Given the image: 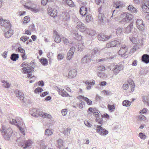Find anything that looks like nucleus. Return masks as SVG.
<instances>
[{
	"mask_svg": "<svg viewBox=\"0 0 149 149\" xmlns=\"http://www.w3.org/2000/svg\"><path fill=\"white\" fill-rule=\"evenodd\" d=\"M30 113L33 116L38 117L40 116L43 118H47L50 119H52V116L47 113L42 111H40L39 110L36 109H31L30 111Z\"/></svg>",
	"mask_w": 149,
	"mask_h": 149,
	"instance_id": "f257e3e1",
	"label": "nucleus"
},
{
	"mask_svg": "<svg viewBox=\"0 0 149 149\" xmlns=\"http://www.w3.org/2000/svg\"><path fill=\"white\" fill-rule=\"evenodd\" d=\"M21 66L22 67L21 69L22 72L24 74H28V77H31L32 76L31 73L34 71L33 68L26 62H24L21 65Z\"/></svg>",
	"mask_w": 149,
	"mask_h": 149,
	"instance_id": "f03ea898",
	"label": "nucleus"
},
{
	"mask_svg": "<svg viewBox=\"0 0 149 149\" xmlns=\"http://www.w3.org/2000/svg\"><path fill=\"white\" fill-rule=\"evenodd\" d=\"M1 132L4 139L6 141H9L13 131L11 128H7L6 127L3 126L1 130Z\"/></svg>",
	"mask_w": 149,
	"mask_h": 149,
	"instance_id": "7ed1b4c3",
	"label": "nucleus"
},
{
	"mask_svg": "<svg viewBox=\"0 0 149 149\" xmlns=\"http://www.w3.org/2000/svg\"><path fill=\"white\" fill-rule=\"evenodd\" d=\"M108 68L113 71L114 75H116L120 71L123 69L124 66L122 64H111L108 67Z\"/></svg>",
	"mask_w": 149,
	"mask_h": 149,
	"instance_id": "20e7f679",
	"label": "nucleus"
},
{
	"mask_svg": "<svg viewBox=\"0 0 149 149\" xmlns=\"http://www.w3.org/2000/svg\"><path fill=\"white\" fill-rule=\"evenodd\" d=\"M121 20L120 22H128L130 21L133 18L132 15L127 13H124L122 14L120 16Z\"/></svg>",
	"mask_w": 149,
	"mask_h": 149,
	"instance_id": "39448f33",
	"label": "nucleus"
},
{
	"mask_svg": "<svg viewBox=\"0 0 149 149\" xmlns=\"http://www.w3.org/2000/svg\"><path fill=\"white\" fill-rule=\"evenodd\" d=\"M94 127V128L96 130L97 132L102 136H105L108 134V131L102 127L101 125H95Z\"/></svg>",
	"mask_w": 149,
	"mask_h": 149,
	"instance_id": "423d86ee",
	"label": "nucleus"
},
{
	"mask_svg": "<svg viewBox=\"0 0 149 149\" xmlns=\"http://www.w3.org/2000/svg\"><path fill=\"white\" fill-rule=\"evenodd\" d=\"M9 122L11 124L17 125V127L24 125L22 119L19 117L17 118L16 119H12L10 120Z\"/></svg>",
	"mask_w": 149,
	"mask_h": 149,
	"instance_id": "0eeeda50",
	"label": "nucleus"
},
{
	"mask_svg": "<svg viewBox=\"0 0 149 149\" xmlns=\"http://www.w3.org/2000/svg\"><path fill=\"white\" fill-rule=\"evenodd\" d=\"M127 50L128 48L125 45H122L121 46L120 50L118 52V54L122 57L124 58H127V55L125 54L127 52Z\"/></svg>",
	"mask_w": 149,
	"mask_h": 149,
	"instance_id": "6e6552de",
	"label": "nucleus"
},
{
	"mask_svg": "<svg viewBox=\"0 0 149 149\" xmlns=\"http://www.w3.org/2000/svg\"><path fill=\"white\" fill-rule=\"evenodd\" d=\"M136 25L137 29L140 31H143L144 29V24L143 20L141 19H137L136 21Z\"/></svg>",
	"mask_w": 149,
	"mask_h": 149,
	"instance_id": "1a4fd4ad",
	"label": "nucleus"
},
{
	"mask_svg": "<svg viewBox=\"0 0 149 149\" xmlns=\"http://www.w3.org/2000/svg\"><path fill=\"white\" fill-rule=\"evenodd\" d=\"M77 28L79 29L80 32H85L87 29L85 24L79 21L77 22Z\"/></svg>",
	"mask_w": 149,
	"mask_h": 149,
	"instance_id": "9d476101",
	"label": "nucleus"
},
{
	"mask_svg": "<svg viewBox=\"0 0 149 149\" xmlns=\"http://www.w3.org/2000/svg\"><path fill=\"white\" fill-rule=\"evenodd\" d=\"M0 25L5 27H8L10 26V24L9 20L4 19L1 17H0Z\"/></svg>",
	"mask_w": 149,
	"mask_h": 149,
	"instance_id": "9b49d317",
	"label": "nucleus"
},
{
	"mask_svg": "<svg viewBox=\"0 0 149 149\" xmlns=\"http://www.w3.org/2000/svg\"><path fill=\"white\" fill-rule=\"evenodd\" d=\"M102 8V7H100L99 9L98 10L99 13L98 15V18L100 21L102 23H104L106 21V18L104 16V14L102 13L101 9Z\"/></svg>",
	"mask_w": 149,
	"mask_h": 149,
	"instance_id": "f8f14e48",
	"label": "nucleus"
},
{
	"mask_svg": "<svg viewBox=\"0 0 149 149\" xmlns=\"http://www.w3.org/2000/svg\"><path fill=\"white\" fill-rule=\"evenodd\" d=\"M120 44L119 40H115L111 41V42L107 43L106 45V47L107 48H109L115 46H117Z\"/></svg>",
	"mask_w": 149,
	"mask_h": 149,
	"instance_id": "ddd939ff",
	"label": "nucleus"
},
{
	"mask_svg": "<svg viewBox=\"0 0 149 149\" xmlns=\"http://www.w3.org/2000/svg\"><path fill=\"white\" fill-rule=\"evenodd\" d=\"M57 10L55 8H49L48 9V14L51 17H54L57 15Z\"/></svg>",
	"mask_w": 149,
	"mask_h": 149,
	"instance_id": "4468645a",
	"label": "nucleus"
},
{
	"mask_svg": "<svg viewBox=\"0 0 149 149\" xmlns=\"http://www.w3.org/2000/svg\"><path fill=\"white\" fill-rule=\"evenodd\" d=\"M36 4L33 1H29L25 3L24 5V7L26 9L30 10L32 7L36 6Z\"/></svg>",
	"mask_w": 149,
	"mask_h": 149,
	"instance_id": "2eb2a0df",
	"label": "nucleus"
},
{
	"mask_svg": "<svg viewBox=\"0 0 149 149\" xmlns=\"http://www.w3.org/2000/svg\"><path fill=\"white\" fill-rule=\"evenodd\" d=\"M75 49L74 47H72L70 48L67 54V60H70L72 58L75 52Z\"/></svg>",
	"mask_w": 149,
	"mask_h": 149,
	"instance_id": "dca6fc26",
	"label": "nucleus"
},
{
	"mask_svg": "<svg viewBox=\"0 0 149 149\" xmlns=\"http://www.w3.org/2000/svg\"><path fill=\"white\" fill-rule=\"evenodd\" d=\"M130 40L135 45L141 44L142 43V39H136L135 38L131 37L130 38Z\"/></svg>",
	"mask_w": 149,
	"mask_h": 149,
	"instance_id": "f3484780",
	"label": "nucleus"
},
{
	"mask_svg": "<svg viewBox=\"0 0 149 149\" xmlns=\"http://www.w3.org/2000/svg\"><path fill=\"white\" fill-rule=\"evenodd\" d=\"M77 74V71L76 69L71 70L69 72L68 77L70 79H73L75 77Z\"/></svg>",
	"mask_w": 149,
	"mask_h": 149,
	"instance_id": "a211bd4d",
	"label": "nucleus"
},
{
	"mask_svg": "<svg viewBox=\"0 0 149 149\" xmlns=\"http://www.w3.org/2000/svg\"><path fill=\"white\" fill-rule=\"evenodd\" d=\"M56 89L59 94L62 96L65 97L69 96V94L63 89H60L58 87H56Z\"/></svg>",
	"mask_w": 149,
	"mask_h": 149,
	"instance_id": "6ab92c4d",
	"label": "nucleus"
},
{
	"mask_svg": "<svg viewBox=\"0 0 149 149\" xmlns=\"http://www.w3.org/2000/svg\"><path fill=\"white\" fill-rule=\"evenodd\" d=\"M111 36H107L106 35L102 34H101L98 35L97 38L99 40L103 41H106L110 38Z\"/></svg>",
	"mask_w": 149,
	"mask_h": 149,
	"instance_id": "aec40b11",
	"label": "nucleus"
},
{
	"mask_svg": "<svg viewBox=\"0 0 149 149\" xmlns=\"http://www.w3.org/2000/svg\"><path fill=\"white\" fill-rule=\"evenodd\" d=\"M82 3L85 6H82L80 9L79 12L81 15H84L86 14V13L87 11V8L85 5L86 4V3L83 2V3Z\"/></svg>",
	"mask_w": 149,
	"mask_h": 149,
	"instance_id": "412c9836",
	"label": "nucleus"
},
{
	"mask_svg": "<svg viewBox=\"0 0 149 149\" xmlns=\"http://www.w3.org/2000/svg\"><path fill=\"white\" fill-rule=\"evenodd\" d=\"M57 147L59 148H63L65 145L64 141L61 139H59L56 141Z\"/></svg>",
	"mask_w": 149,
	"mask_h": 149,
	"instance_id": "4be33fe9",
	"label": "nucleus"
},
{
	"mask_svg": "<svg viewBox=\"0 0 149 149\" xmlns=\"http://www.w3.org/2000/svg\"><path fill=\"white\" fill-rule=\"evenodd\" d=\"M16 95L19 100H24V94L21 91L19 90L16 91L15 92Z\"/></svg>",
	"mask_w": 149,
	"mask_h": 149,
	"instance_id": "5701e85b",
	"label": "nucleus"
},
{
	"mask_svg": "<svg viewBox=\"0 0 149 149\" xmlns=\"http://www.w3.org/2000/svg\"><path fill=\"white\" fill-rule=\"evenodd\" d=\"M133 24L132 23H131L130 24L129 26L125 28L124 30V33L126 34H128L130 33L133 29Z\"/></svg>",
	"mask_w": 149,
	"mask_h": 149,
	"instance_id": "b1692460",
	"label": "nucleus"
},
{
	"mask_svg": "<svg viewBox=\"0 0 149 149\" xmlns=\"http://www.w3.org/2000/svg\"><path fill=\"white\" fill-rule=\"evenodd\" d=\"M113 7L116 8H121L124 6V5L122 2L117 1L113 4Z\"/></svg>",
	"mask_w": 149,
	"mask_h": 149,
	"instance_id": "393cba45",
	"label": "nucleus"
},
{
	"mask_svg": "<svg viewBox=\"0 0 149 149\" xmlns=\"http://www.w3.org/2000/svg\"><path fill=\"white\" fill-rule=\"evenodd\" d=\"M141 60L144 63L147 64L149 63V56L147 54H143L142 56Z\"/></svg>",
	"mask_w": 149,
	"mask_h": 149,
	"instance_id": "a878e982",
	"label": "nucleus"
},
{
	"mask_svg": "<svg viewBox=\"0 0 149 149\" xmlns=\"http://www.w3.org/2000/svg\"><path fill=\"white\" fill-rule=\"evenodd\" d=\"M90 59V57L89 56L86 55L84 56L81 60V62L84 64H86L88 63Z\"/></svg>",
	"mask_w": 149,
	"mask_h": 149,
	"instance_id": "bb28decb",
	"label": "nucleus"
},
{
	"mask_svg": "<svg viewBox=\"0 0 149 149\" xmlns=\"http://www.w3.org/2000/svg\"><path fill=\"white\" fill-rule=\"evenodd\" d=\"M85 33H86L89 36H93L95 35V32L94 31L89 29H87L85 32Z\"/></svg>",
	"mask_w": 149,
	"mask_h": 149,
	"instance_id": "cd10ccee",
	"label": "nucleus"
},
{
	"mask_svg": "<svg viewBox=\"0 0 149 149\" xmlns=\"http://www.w3.org/2000/svg\"><path fill=\"white\" fill-rule=\"evenodd\" d=\"M32 143V141L31 140H27L25 142V144L22 145L23 148L26 149L30 146Z\"/></svg>",
	"mask_w": 149,
	"mask_h": 149,
	"instance_id": "c85d7f7f",
	"label": "nucleus"
},
{
	"mask_svg": "<svg viewBox=\"0 0 149 149\" xmlns=\"http://www.w3.org/2000/svg\"><path fill=\"white\" fill-rule=\"evenodd\" d=\"M79 98L83 99L86 102L88 105H91L92 104V101L89 99L88 98L85 97L83 96H79Z\"/></svg>",
	"mask_w": 149,
	"mask_h": 149,
	"instance_id": "c756f323",
	"label": "nucleus"
},
{
	"mask_svg": "<svg viewBox=\"0 0 149 149\" xmlns=\"http://www.w3.org/2000/svg\"><path fill=\"white\" fill-rule=\"evenodd\" d=\"M39 61L43 65L46 66L48 64V61L47 59L42 57L39 59Z\"/></svg>",
	"mask_w": 149,
	"mask_h": 149,
	"instance_id": "7c9ffc66",
	"label": "nucleus"
},
{
	"mask_svg": "<svg viewBox=\"0 0 149 149\" xmlns=\"http://www.w3.org/2000/svg\"><path fill=\"white\" fill-rule=\"evenodd\" d=\"M63 19L65 21H68L70 18V15L68 12L63 13L62 14Z\"/></svg>",
	"mask_w": 149,
	"mask_h": 149,
	"instance_id": "2f4dec72",
	"label": "nucleus"
},
{
	"mask_svg": "<svg viewBox=\"0 0 149 149\" xmlns=\"http://www.w3.org/2000/svg\"><path fill=\"white\" fill-rule=\"evenodd\" d=\"M132 102L128 100H125L123 101L122 105L123 106L126 107H130L131 105Z\"/></svg>",
	"mask_w": 149,
	"mask_h": 149,
	"instance_id": "473e14b6",
	"label": "nucleus"
},
{
	"mask_svg": "<svg viewBox=\"0 0 149 149\" xmlns=\"http://www.w3.org/2000/svg\"><path fill=\"white\" fill-rule=\"evenodd\" d=\"M30 10L34 13H37L40 11V8L39 7H37L36 4V6H34L32 7L31 9Z\"/></svg>",
	"mask_w": 149,
	"mask_h": 149,
	"instance_id": "72a5a7b5",
	"label": "nucleus"
},
{
	"mask_svg": "<svg viewBox=\"0 0 149 149\" xmlns=\"http://www.w3.org/2000/svg\"><path fill=\"white\" fill-rule=\"evenodd\" d=\"M128 9L133 13H136L137 12V10L132 5H129V6L128 7Z\"/></svg>",
	"mask_w": 149,
	"mask_h": 149,
	"instance_id": "f704fd0d",
	"label": "nucleus"
},
{
	"mask_svg": "<svg viewBox=\"0 0 149 149\" xmlns=\"http://www.w3.org/2000/svg\"><path fill=\"white\" fill-rule=\"evenodd\" d=\"M63 41L64 44L67 45H69L72 44V42L70 41V40L65 37L63 38Z\"/></svg>",
	"mask_w": 149,
	"mask_h": 149,
	"instance_id": "c9c22d12",
	"label": "nucleus"
},
{
	"mask_svg": "<svg viewBox=\"0 0 149 149\" xmlns=\"http://www.w3.org/2000/svg\"><path fill=\"white\" fill-rule=\"evenodd\" d=\"M78 47L79 51H83L84 48V43L81 42H79L78 43Z\"/></svg>",
	"mask_w": 149,
	"mask_h": 149,
	"instance_id": "e433bc0d",
	"label": "nucleus"
},
{
	"mask_svg": "<svg viewBox=\"0 0 149 149\" xmlns=\"http://www.w3.org/2000/svg\"><path fill=\"white\" fill-rule=\"evenodd\" d=\"M18 58L19 55L18 54H13L11 55V59L13 61H16Z\"/></svg>",
	"mask_w": 149,
	"mask_h": 149,
	"instance_id": "4c0bfd02",
	"label": "nucleus"
},
{
	"mask_svg": "<svg viewBox=\"0 0 149 149\" xmlns=\"http://www.w3.org/2000/svg\"><path fill=\"white\" fill-rule=\"evenodd\" d=\"M53 131L52 130L47 129L45 130V134L47 136H49L52 135L53 134Z\"/></svg>",
	"mask_w": 149,
	"mask_h": 149,
	"instance_id": "58836bf2",
	"label": "nucleus"
},
{
	"mask_svg": "<svg viewBox=\"0 0 149 149\" xmlns=\"http://www.w3.org/2000/svg\"><path fill=\"white\" fill-rule=\"evenodd\" d=\"M13 33L12 31L11 30H10L5 33V36L6 38H9L12 35Z\"/></svg>",
	"mask_w": 149,
	"mask_h": 149,
	"instance_id": "ea45409f",
	"label": "nucleus"
},
{
	"mask_svg": "<svg viewBox=\"0 0 149 149\" xmlns=\"http://www.w3.org/2000/svg\"><path fill=\"white\" fill-rule=\"evenodd\" d=\"M142 11L144 12L148 13H149V7L142 5Z\"/></svg>",
	"mask_w": 149,
	"mask_h": 149,
	"instance_id": "a19ab883",
	"label": "nucleus"
},
{
	"mask_svg": "<svg viewBox=\"0 0 149 149\" xmlns=\"http://www.w3.org/2000/svg\"><path fill=\"white\" fill-rule=\"evenodd\" d=\"M73 36L74 38L77 40H81V36L77 32H75L74 33Z\"/></svg>",
	"mask_w": 149,
	"mask_h": 149,
	"instance_id": "79ce46f5",
	"label": "nucleus"
},
{
	"mask_svg": "<svg viewBox=\"0 0 149 149\" xmlns=\"http://www.w3.org/2000/svg\"><path fill=\"white\" fill-rule=\"evenodd\" d=\"M100 51L99 49H98L97 48H95L92 51V54L93 55H97L100 54Z\"/></svg>",
	"mask_w": 149,
	"mask_h": 149,
	"instance_id": "37998d69",
	"label": "nucleus"
},
{
	"mask_svg": "<svg viewBox=\"0 0 149 149\" xmlns=\"http://www.w3.org/2000/svg\"><path fill=\"white\" fill-rule=\"evenodd\" d=\"M143 101L145 103H146L149 106V97L146 96H144L143 97Z\"/></svg>",
	"mask_w": 149,
	"mask_h": 149,
	"instance_id": "c03bdc74",
	"label": "nucleus"
},
{
	"mask_svg": "<svg viewBox=\"0 0 149 149\" xmlns=\"http://www.w3.org/2000/svg\"><path fill=\"white\" fill-rule=\"evenodd\" d=\"M93 19V17L92 15L91 14H89L87 15L86 17V21L87 22H89L92 21Z\"/></svg>",
	"mask_w": 149,
	"mask_h": 149,
	"instance_id": "a18cd8bd",
	"label": "nucleus"
},
{
	"mask_svg": "<svg viewBox=\"0 0 149 149\" xmlns=\"http://www.w3.org/2000/svg\"><path fill=\"white\" fill-rule=\"evenodd\" d=\"M71 129L70 128H68L64 130L63 134L64 135L68 136L70 133Z\"/></svg>",
	"mask_w": 149,
	"mask_h": 149,
	"instance_id": "49530a36",
	"label": "nucleus"
},
{
	"mask_svg": "<svg viewBox=\"0 0 149 149\" xmlns=\"http://www.w3.org/2000/svg\"><path fill=\"white\" fill-rule=\"evenodd\" d=\"M129 84L130 85H131V91L132 92L134 91V88L135 86V85L134 84V82L132 80H130L129 81Z\"/></svg>",
	"mask_w": 149,
	"mask_h": 149,
	"instance_id": "de8ad7c7",
	"label": "nucleus"
},
{
	"mask_svg": "<svg viewBox=\"0 0 149 149\" xmlns=\"http://www.w3.org/2000/svg\"><path fill=\"white\" fill-rule=\"evenodd\" d=\"M21 126H19V127H18L19 130L20 132L23 135H25V129L24 128L25 126L23 125V126H22V127H21Z\"/></svg>",
	"mask_w": 149,
	"mask_h": 149,
	"instance_id": "09e8293b",
	"label": "nucleus"
},
{
	"mask_svg": "<svg viewBox=\"0 0 149 149\" xmlns=\"http://www.w3.org/2000/svg\"><path fill=\"white\" fill-rule=\"evenodd\" d=\"M2 82L3 83V85L5 88H8L10 87V84L8 82L4 80L2 81Z\"/></svg>",
	"mask_w": 149,
	"mask_h": 149,
	"instance_id": "8fccbe9b",
	"label": "nucleus"
},
{
	"mask_svg": "<svg viewBox=\"0 0 149 149\" xmlns=\"http://www.w3.org/2000/svg\"><path fill=\"white\" fill-rule=\"evenodd\" d=\"M95 120L98 124L101 125H100L102 126L103 124V122L102 118H96L95 119Z\"/></svg>",
	"mask_w": 149,
	"mask_h": 149,
	"instance_id": "3c124183",
	"label": "nucleus"
},
{
	"mask_svg": "<svg viewBox=\"0 0 149 149\" xmlns=\"http://www.w3.org/2000/svg\"><path fill=\"white\" fill-rule=\"evenodd\" d=\"M30 17L29 16H25L24 18L23 23L27 24L30 21Z\"/></svg>",
	"mask_w": 149,
	"mask_h": 149,
	"instance_id": "603ef678",
	"label": "nucleus"
},
{
	"mask_svg": "<svg viewBox=\"0 0 149 149\" xmlns=\"http://www.w3.org/2000/svg\"><path fill=\"white\" fill-rule=\"evenodd\" d=\"M54 41L56 43H59L61 41V38L60 36H55L54 39Z\"/></svg>",
	"mask_w": 149,
	"mask_h": 149,
	"instance_id": "864d4df0",
	"label": "nucleus"
},
{
	"mask_svg": "<svg viewBox=\"0 0 149 149\" xmlns=\"http://www.w3.org/2000/svg\"><path fill=\"white\" fill-rule=\"evenodd\" d=\"M66 2L67 4L70 7H73L74 6V4L71 0H66Z\"/></svg>",
	"mask_w": 149,
	"mask_h": 149,
	"instance_id": "5fc2aeb1",
	"label": "nucleus"
},
{
	"mask_svg": "<svg viewBox=\"0 0 149 149\" xmlns=\"http://www.w3.org/2000/svg\"><path fill=\"white\" fill-rule=\"evenodd\" d=\"M40 148L42 149H45L46 147V146L45 144V143L42 141H41L40 143Z\"/></svg>",
	"mask_w": 149,
	"mask_h": 149,
	"instance_id": "6e6d98bb",
	"label": "nucleus"
},
{
	"mask_svg": "<svg viewBox=\"0 0 149 149\" xmlns=\"http://www.w3.org/2000/svg\"><path fill=\"white\" fill-rule=\"evenodd\" d=\"M116 34L118 35H120L123 33L122 29L118 28L116 30Z\"/></svg>",
	"mask_w": 149,
	"mask_h": 149,
	"instance_id": "4d7b16f0",
	"label": "nucleus"
},
{
	"mask_svg": "<svg viewBox=\"0 0 149 149\" xmlns=\"http://www.w3.org/2000/svg\"><path fill=\"white\" fill-rule=\"evenodd\" d=\"M108 107L109 109V110L111 111L112 112L114 111L115 109V107L113 105L108 104Z\"/></svg>",
	"mask_w": 149,
	"mask_h": 149,
	"instance_id": "13d9d810",
	"label": "nucleus"
},
{
	"mask_svg": "<svg viewBox=\"0 0 149 149\" xmlns=\"http://www.w3.org/2000/svg\"><path fill=\"white\" fill-rule=\"evenodd\" d=\"M43 91L42 89L41 88H37L34 90V92L36 93H39Z\"/></svg>",
	"mask_w": 149,
	"mask_h": 149,
	"instance_id": "bf43d9fd",
	"label": "nucleus"
},
{
	"mask_svg": "<svg viewBox=\"0 0 149 149\" xmlns=\"http://www.w3.org/2000/svg\"><path fill=\"white\" fill-rule=\"evenodd\" d=\"M84 102L82 101H81L80 102L77 104L78 106L80 109L83 108V105L84 104Z\"/></svg>",
	"mask_w": 149,
	"mask_h": 149,
	"instance_id": "052dcab7",
	"label": "nucleus"
},
{
	"mask_svg": "<svg viewBox=\"0 0 149 149\" xmlns=\"http://www.w3.org/2000/svg\"><path fill=\"white\" fill-rule=\"evenodd\" d=\"M16 50L19 52L24 54L25 51L24 49L22 48L21 47H19Z\"/></svg>",
	"mask_w": 149,
	"mask_h": 149,
	"instance_id": "680f3d73",
	"label": "nucleus"
},
{
	"mask_svg": "<svg viewBox=\"0 0 149 149\" xmlns=\"http://www.w3.org/2000/svg\"><path fill=\"white\" fill-rule=\"evenodd\" d=\"M138 119L140 120L145 121L146 120V118L144 115H141L139 116Z\"/></svg>",
	"mask_w": 149,
	"mask_h": 149,
	"instance_id": "e2e57ef3",
	"label": "nucleus"
},
{
	"mask_svg": "<svg viewBox=\"0 0 149 149\" xmlns=\"http://www.w3.org/2000/svg\"><path fill=\"white\" fill-rule=\"evenodd\" d=\"M64 58L63 55L62 54H59L57 56V58L58 61L62 60Z\"/></svg>",
	"mask_w": 149,
	"mask_h": 149,
	"instance_id": "0e129e2a",
	"label": "nucleus"
},
{
	"mask_svg": "<svg viewBox=\"0 0 149 149\" xmlns=\"http://www.w3.org/2000/svg\"><path fill=\"white\" fill-rule=\"evenodd\" d=\"M139 136L142 139H145L146 137V136L142 133H140L139 134Z\"/></svg>",
	"mask_w": 149,
	"mask_h": 149,
	"instance_id": "69168bd1",
	"label": "nucleus"
},
{
	"mask_svg": "<svg viewBox=\"0 0 149 149\" xmlns=\"http://www.w3.org/2000/svg\"><path fill=\"white\" fill-rule=\"evenodd\" d=\"M93 115L96 118H99L100 117V114L97 111H95L93 112Z\"/></svg>",
	"mask_w": 149,
	"mask_h": 149,
	"instance_id": "338daca9",
	"label": "nucleus"
},
{
	"mask_svg": "<svg viewBox=\"0 0 149 149\" xmlns=\"http://www.w3.org/2000/svg\"><path fill=\"white\" fill-rule=\"evenodd\" d=\"M67 110L66 109H63L61 110L62 114L63 116H66L67 113Z\"/></svg>",
	"mask_w": 149,
	"mask_h": 149,
	"instance_id": "774afa93",
	"label": "nucleus"
}]
</instances>
